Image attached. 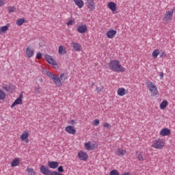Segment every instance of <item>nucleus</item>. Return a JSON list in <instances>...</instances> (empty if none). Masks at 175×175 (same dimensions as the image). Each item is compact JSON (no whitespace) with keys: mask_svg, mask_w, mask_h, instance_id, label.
<instances>
[{"mask_svg":"<svg viewBox=\"0 0 175 175\" xmlns=\"http://www.w3.org/2000/svg\"><path fill=\"white\" fill-rule=\"evenodd\" d=\"M108 66L112 72H125V68L121 65L118 60H111L108 64Z\"/></svg>","mask_w":175,"mask_h":175,"instance_id":"obj_1","label":"nucleus"},{"mask_svg":"<svg viewBox=\"0 0 175 175\" xmlns=\"http://www.w3.org/2000/svg\"><path fill=\"white\" fill-rule=\"evenodd\" d=\"M46 76L52 79V81H53V83H55L56 87H62V82L61 81V79L59 78V77H58V75L53 74L50 71H48L46 72Z\"/></svg>","mask_w":175,"mask_h":175,"instance_id":"obj_2","label":"nucleus"},{"mask_svg":"<svg viewBox=\"0 0 175 175\" xmlns=\"http://www.w3.org/2000/svg\"><path fill=\"white\" fill-rule=\"evenodd\" d=\"M152 147H154V148H156L157 150H161V148H163V147H165V142H163V139L159 138L153 141Z\"/></svg>","mask_w":175,"mask_h":175,"instance_id":"obj_3","label":"nucleus"},{"mask_svg":"<svg viewBox=\"0 0 175 175\" xmlns=\"http://www.w3.org/2000/svg\"><path fill=\"white\" fill-rule=\"evenodd\" d=\"M40 172H41L44 175H50V173L51 172L50 168L46 165H41L40 167Z\"/></svg>","mask_w":175,"mask_h":175,"instance_id":"obj_4","label":"nucleus"},{"mask_svg":"<svg viewBox=\"0 0 175 175\" xmlns=\"http://www.w3.org/2000/svg\"><path fill=\"white\" fill-rule=\"evenodd\" d=\"M16 105H23V94H21L19 97L12 104L11 107L13 108Z\"/></svg>","mask_w":175,"mask_h":175,"instance_id":"obj_5","label":"nucleus"},{"mask_svg":"<svg viewBox=\"0 0 175 175\" xmlns=\"http://www.w3.org/2000/svg\"><path fill=\"white\" fill-rule=\"evenodd\" d=\"M87 25H81L77 27V31L79 32V33H85L87 32Z\"/></svg>","mask_w":175,"mask_h":175,"instance_id":"obj_6","label":"nucleus"},{"mask_svg":"<svg viewBox=\"0 0 175 175\" xmlns=\"http://www.w3.org/2000/svg\"><path fill=\"white\" fill-rule=\"evenodd\" d=\"M45 59L51 65H57V62L50 55H45Z\"/></svg>","mask_w":175,"mask_h":175,"instance_id":"obj_7","label":"nucleus"},{"mask_svg":"<svg viewBox=\"0 0 175 175\" xmlns=\"http://www.w3.org/2000/svg\"><path fill=\"white\" fill-rule=\"evenodd\" d=\"M78 157L81 161H87L88 159V154L83 151L78 153Z\"/></svg>","mask_w":175,"mask_h":175,"instance_id":"obj_8","label":"nucleus"},{"mask_svg":"<svg viewBox=\"0 0 175 175\" xmlns=\"http://www.w3.org/2000/svg\"><path fill=\"white\" fill-rule=\"evenodd\" d=\"M106 35L109 39H113V38L117 35V31L111 29L107 32Z\"/></svg>","mask_w":175,"mask_h":175,"instance_id":"obj_9","label":"nucleus"},{"mask_svg":"<svg viewBox=\"0 0 175 175\" xmlns=\"http://www.w3.org/2000/svg\"><path fill=\"white\" fill-rule=\"evenodd\" d=\"M71 46L74 49L75 51H81V50L83 49L81 45H80V44L77 42H72Z\"/></svg>","mask_w":175,"mask_h":175,"instance_id":"obj_10","label":"nucleus"},{"mask_svg":"<svg viewBox=\"0 0 175 175\" xmlns=\"http://www.w3.org/2000/svg\"><path fill=\"white\" fill-rule=\"evenodd\" d=\"M65 131L67 132V133H70V135H75V133H76V129H75L73 126H66Z\"/></svg>","mask_w":175,"mask_h":175,"instance_id":"obj_11","label":"nucleus"},{"mask_svg":"<svg viewBox=\"0 0 175 175\" xmlns=\"http://www.w3.org/2000/svg\"><path fill=\"white\" fill-rule=\"evenodd\" d=\"M172 133V131L167 128H164L160 131L161 136H169Z\"/></svg>","mask_w":175,"mask_h":175,"instance_id":"obj_12","label":"nucleus"},{"mask_svg":"<svg viewBox=\"0 0 175 175\" xmlns=\"http://www.w3.org/2000/svg\"><path fill=\"white\" fill-rule=\"evenodd\" d=\"M59 163L58 161H48V166L50 167V169H57L58 167Z\"/></svg>","mask_w":175,"mask_h":175,"instance_id":"obj_13","label":"nucleus"},{"mask_svg":"<svg viewBox=\"0 0 175 175\" xmlns=\"http://www.w3.org/2000/svg\"><path fill=\"white\" fill-rule=\"evenodd\" d=\"M107 7L111 12H116V10H117V4L113 1L108 3Z\"/></svg>","mask_w":175,"mask_h":175,"instance_id":"obj_14","label":"nucleus"},{"mask_svg":"<svg viewBox=\"0 0 175 175\" xmlns=\"http://www.w3.org/2000/svg\"><path fill=\"white\" fill-rule=\"evenodd\" d=\"M116 154L118 157H124L126 154V150L119 148L116 150Z\"/></svg>","mask_w":175,"mask_h":175,"instance_id":"obj_15","label":"nucleus"},{"mask_svg":"<svg viewBox=\"0 0 175 175\" xmlns=\"http://www.w3.org/2000/svg\"><path fill=\"white\" fill-rule=\"evenodd\" d=\"M26 54L28 58H31V57H33V49L32 48H29V46H27L26 49Z\"/></svg>","mask_w":175,"mask_h":175,"instance_id":"obj_16","label":"nucleus"},{"mask_svg":"<svg viewBox=\"0 0 175 175\" xmlns=\"http://www.w3.org/2000/svg\"><path fill=\"white\" fill-rule=\"evenodd\" d=\"M88 9H89L90 12H92V10H95L96 3L95 1H92V3H88L85 4Z\"/></svg>","mask_w":175,"mask_h":175,"instance_id":"obj_17","label":"nucleus"},{"mask_svg":"<svg viewBox=\"0 0 175 175\" xmlns=\"http://www.w3.org/2000/svg\"><path fill=\"white\" fill-rule=\"evenodd\" d=\"M58 53L59 55H65V54H66V48L62 45L59 46Z\"/></svg>","mask_w":175,"mask_h":175,"instance_id":"obj_18","label":"nucleus"},{"mask_svg":"<svg viewBox=\"0 0 175 175\" xmlns=\"http://www.w3.org/2000/svg\"><path fill=\"white\" fill-rule=\"evenodd\" d=\"M136 157L138 161H144V153L143 152H136Z\"/></svg>","mask_w":175,"mask_h":175,"instance_id":"obj_19","label":"nucleus"},{"mask_svg":"<svg viewBox=\"0 0 175 175\" xmlns=\"http://www.w3.org/2000/svg\"><path fill=\"white\" fill-rule=\"evenodd\" d=\"M74 2L79 9H81L84 6V1L83 0H74Z\"/></svg>","mask_w":175,"mask_h":175,"instance_id":"obj_20","label":"nucleus"},{"mask_svg":"<svg viewBox=\"0 0 175 175\" xmlns=\"http://www.w3.org/2000/svg\"><path fill=\"white\" fill-rule=\"evenodd\" d=\"M19 165H20V159L18 158L14 159L11 163L12 167H16V166H18Z\"/></svg>","mask_w":175,"mask_h":175,"instance_id":"obj_21","label":"nucleus"},{"mask_svg":"<svg viewBox=\"0 0 175 175\" xmlns=\"http://www.w3.org/2000/svg\"><path fill=\"white\" fill-rule=\"evenodd\" d=\"M146 87H147L148 90H151V88H155V87H157V85H155L150 81H146Z\"/></svg>","mask_w":175,"mask_h":175,"instance_id":"obj_22","label":"nucleus"},{"mask_svg":"<svg viewBox=\"0 0 175 175\" xmlns=\"http://www.w3.org/2000/svg\"><path fill=\"white\" fill-rule=\"evenodd\" d=\"M125 94H126V90H125L123 88H120L118 89V94L119 95V96H124V95H125Z\"/></svg>","mask_w":175,"mask_h":175,"instance_id":"obj_23","label":"nucleus"},{"mask_svg":"<svg viewBox=\"0 0 175 175\" xmlns=\"http://www.w3.org/2000/svg\"><path fill=\"white\" fill-rule=\"evenodd\" d=\"M167 105H169L167 100H163L160 104V109H161V110H165V109H166V107H167Z\"/></svg>","mask_w":175,"mask_h":175,"instance_id":"obj_24","label":"nucleus"},{"mask_svg":"<svg viewBox=\"0 0 175 175\" xmlns=\"http://www.w3.org/2000/svg\"><path fill=\"white\" fill-rule=\"evenodd\" d=\"M173 11H168L165 14L164 18H166V17H168V20H172L173 18Z\"/></svg>","mask_w":175,"mask_h":175,"instance_id":"obj_25","label":"nucleus"},{"mask_svg":"<svg viewBox=\"0 0 175 175\" xmlns=\"http://www.w3.org/2000/svg\"><path fill=\"white\" fill-rule=\"evenodd\" d=\"M3 90H5V92H12V90H13V88L10 85H3Z\"/></svg>","mask_w":175,"mask_h":175,"instance_id":"obj_26","label":"nucleus"},{"mask_svg":"<svg viewBox=\"0 0 175 175\" xmlns=\"http://www.w3.org/2000/svg\"><path fill=\"white\" fill-rule=\"evenodd\" d=\"M23 23H27V21L25 20V18H19L16 21V25H18L20 27L23 25Z\"/></svg>","mask_w":175,"mask_h":175,"instance_id":"obj_27","label":"nucleus"},{"mask_svg":"<svg viewBox=\"0 0 175 175\" xmlns=\"http://www.w3.org/2000/svg\"><path fill=\"white\" fill-rule=\"evenodd\" d=\"M149 91L151 92V94L153 95V96H155V95L158 94V88H157V86H155V88H150Z\"/></svg>","mask_w":175,"mask_h":175,"instance_id":"obj_28","label":"nucleus"},{"mask_svg":"<svg viewBox=\"0 0 175 175\" xmlns=\"http://www.w3.org/2000/svg\"><path fill=\"white\" fill-rule=\"evenodd\" d=\"M158 55H159V49H155L152 53V57L154 59H157Z\"/></svg>","mask_w":175,"mask_h":175,"instance_id":"obj_29","label":"nucleus"},{"mask_svg":"<svg viewBox=\"0 0 175 175\" xmlns=\"http://www.w3.org/2000/svg\"><path fill=\"white\" fill-rule=\"evenodd\" d=\"M8 29H9V27L8 26H3L0 27V35H2L3 33H5V32H6V31H8Z\"/></svg>","mask_w":175,"mask_h":175,"instance_id":"obj_30","label":"nucleus"},{"mask_svg":"<svg viewBox=\"0 0 175 175\" xmlns=\"http://www.w3.org/2000/svg\"><path fill=\"white\" fill-rule=\"evenodd\" d=\"M85 147L86 150H94V147L92 146H91V143L90 142H86L85 144Z\"/></svg>","mask_w":175,"mask_h":175,"instance_id":"obj_31","label":"nucleus"},{"mask_svg":"<svg viewBox=\"0 0 175 175\" xmlns=\"http://www.w3.org/2000/svg\"><path fill=\"white\" fill-rule=\"evenodd\" d=\"M29 175H35V170L33 168L27 167L26 170Z\"/></svg>","mask_w":175,"mask_h":175,"instance_id":"obj_32","label":"nucleus"},{"mask_svg":"<svg viewBox=\"0 0 175 175\" xmlns=\"http://www.w3.org/2000/svg\"><path fill=\"white\" fill-rule=\"evenodd\" d=\"M5 98H6V94L3 92V91L0 90V100H4Z\"/></svg>","mask_w":175,"mask_h":175,"instance_id":"obj_33","label":"nucleus"},{"mask_svg":"<svg viewBox=\"0 0 175 175\" xmlns=\"http://www.w3.org/2000/svg\"><path fill=\"white\" fill-rule=\"evenodd\" d=\"M34 92H35V94L38 95V94H40V92H42V89L40 88V86H35Z\"/></svg>","mask_w":175,"mask_h":175,"instance_id":"obj_34","label":"nucleus"},{"mask_svg":"<svg viewBox=\"0 0 175 175\" xmlns=\"http://www.w3.org/2000/svg\"><path fill=\"white\" fill-rule=\"evenodd\" d=\"M21 140H25L28 139V133H24L21 135Z\"/></svg>","mask_w":175,"mask_h":175,"instance_id":"obj_35","label":"nucleus"},{"mask_svg":"<svg viewBox=\"0 0 175 175\" xmlns=\"http://www.w3.org/2000/svg\"><path fill=\"white\" fill-rule=\"evenodd\" d=\"M109 175H120V172L117 170H113L110 172Z\"/></svg>","mask_w":175,"mask_h":175,"instance_id":"obj_36","label":"nucleus"},{"mask_svg":"<svg viewBox=\"0 0 175 175\" xmlns=\"http://www.w3.org/2000/svg\"><path fill=\"white\" fill-rule=\"evenodd\" d=\"M8 12L9 13H13L16 12V8H14V6H10L8 8Z\"/></svg>","mask_w":175,"mask_h":175,"instance_id":"obj_37","label":"nucleus"},{"mask_svg":"<svg viewBox=\"0 0 175 175\" xmlns=\"http://www.w3.org/2000/svg\"><path fill=\"white\" fill-rule=\"evenodd\" d=\"M96 90L98 94H100V92H102V91H103V90H105V88H103V87H101V88L100 87H96Z\"/></svg>","mask_w":175,"mask_h":175,"instance_id":"obj_38","label":"nucleus"},{"mask_svg":"<svg viewBox=\"0 0 175 175\" xmlns=\"http://www.w3.org/2000/svg\"><path fill=\"white\" fill-rule=\"evenodd\" d=\"M60 80H66V75H65V73L60 74Z\"/></svg>","mask_w":175,"mask_h":175,"instance_id":"obj_39","label":"nucleus"},{"mask_svg":"<svg viewBox=\"0 0 175 175\" xmlns=\"http://www.w3.org/2000/svg\"><path fill=\"white\" fill-rule=\"evenodd\" d=\"M93 124L94 126H98L99 125V120L96 119L93 121Z\"/></svg>","mask_w":175,"mask_h":175,"instance_id":"obj_40","label":"nucleus"},{"mask_svg":"<svg viewBox=\"0 0 175 175\" xmlns=\"http://www.w3.org/2000/svg\"><path fill=\"white\" fill-rule=\"evenodd\" d=\"M58 173H62L64 172V167L62 165H60L57 168Z\"/></svg>","mask_w":175,"mask_h":175,"instance_id":"obj_41","label":"nucleus"},{"mask_svg":"<svg viewBox=\"0 0 175 175\" xmlns=\"http://www.w3.org/2000/svg\"><path fill=\"white\" fill-rule=\"evenodd\" d=\"M36 58H37V59H42V53L39 52L38 53H37Z\"/></svg>","mask_w":175,"mask_h":175,"instance_id":"obj_42","label":"nucleus"},{"mask_svg":"<svg viewBox=\"0 0 175 175\" xmlns=\"http://www.w3.org/2000/svg\"><path fill=\"white\" fill-rule=\"evenodd\" d=\"M72 24H75V21H73V20H70V21H69L66 23V25H67L68 26L72 25Z\"/></svg>","mask_w":175,"mask_h":175,"instance_id":"obj_43","label":"nucleus"},{"mask_svg":"<svg viewBox=\"0 0 175 175\" xmlns=\"http://www.w3.org/2000/svg\"><path fill=\"white\" fill-rule=\"evenodd\" d=\"M163 57H166V52H162L160 54V58H163Z\"/></svg>","mask_w":175,"mask_h":175,"instance_id":"obj_44","label":"nucleus"},{"mask_svg":"<svg viewBox=\"0 0 175 175\" xmlns=\"http://www.w3.org/2000/svg\"><path fill=\"white\" fill-rule=\"evenodd\" d=\"M4 5H5V1L0 0V8H1V6H3Z\"/></svg>","mask_w":175,"mask_h":175,"instance_id":"obj_45","label":"nucleus"},{"mask_svg":"<svg viewBox=\"0 0 175 175\" xmlns=\"http://www.w3.org/2000/svg\"><path fill=\"white\" fill-rule=\"evenodd\" d=\"M94 0H86V2H85V5H87L88 3H91L92 2H94Z\"/></svg>","mask_w":175,"mask_h":175,"instance_id":"obj_46","label":"nucleus"},{"mask_svg":"<svg viewBox=\"0 0 175 175\" xmlns=\"http://www.w3.org/2000/svg\"><path fill=\"white\" fill-rule=\"evenodd\" d=\"M103 126L104 128H109V126H110V124H109V123H105Z\"/></svg>","mask_w":175,"mask_h":175,"instance_id":"obj_47","label":"nucleus"},{"mask_svg":"<svg viewBox=\"0 0 175 175\" xmlns=\"http://www.w3.org/2000/svg\"><path fill=\"white\" fill-rule=\"evenodd\" d=\"M159 77L161 79H163V73L162 72H159Z\"/></svg>","mask_w":175,"mask_h":175,"instance_id":"obj_48","label":"nucleus"},{"mask_svg":"<svg viewBox=\"0 0 175 175\" xmlns=\"http://www.w3.org/2000/svg\"><path fill=\"white\" fill-rule=\"evenodd\" d=\"M70 124H71V125H73V124H75V120H71Z\"/></svg>","mask_w":175,"mask_h":175,"instance_id":"obj_49","label":"nucleus"},{"mask_svg":"<svg viewBox=\"0 0 175 175\" xmlns=\"http://www.w3.org/2000/svg\"><path fill=\"white\" fill-rule=\"evenodd\" d=\"M171 11H173V13H174V11H175V7L172 9V10Z\"/></svg>","mask_w":175,"mask_h":175,"instance_id":"obj_50","label":"nucleus"},{"mask_svg":"<svg viewBox=\"0 0 175 175\" xmlns=\"http://www.w3.org/2000/svg\"><path fill=\"white\" fill-rule=\"evenodd\" d=\"M26 142L28 143V139H27Z\"/></svg>","mask_w":175,"mask_h":175,"instance_id":"obj_51","label":"nucleus"},{"mask_svg":"<svg viewBox=\"0 0 175 175\" xmlns=\"http://www.w3.org/2000/svg\"><path fill=\"white\" fill-rule=\"evenodd\" d=\"M92 85H94V83H92Z\"/></svg>","mask_w":175,"mask_h":175,"instance_id":"obj_52","label":"nucleus"}]
</instances>
